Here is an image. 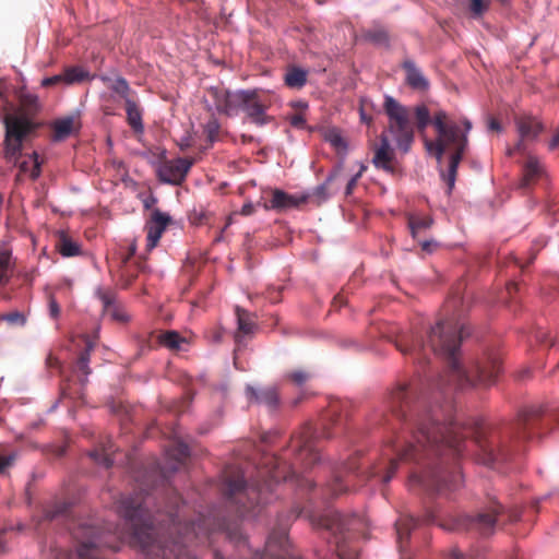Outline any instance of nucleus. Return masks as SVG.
Wrapping results in <instances>:
<instances>
[{
    "label": "nucleus",
    "mask_w": 559,
    "mask_h": 559,
    "mask_svg": "<svg viewBox=\"0 0 559 559\" xmlns=\"http://www.w3.org/2000/svg\"><path fill=\"white\" fill-rule=\"evenodd\" d=\"M386 406L400 426L390 453L370 466L367 477H379L389 483L399 463H414L408 479L411 489L426 491L454 490L462 481L459 461L465 448V438L473 435L477 460L492 465L510 459L522 442L538 435L543 419L551 417L559 425V409L548 413L542 405L521 408L514 421L506 425L477 423L473 429L461 426L452 415V406H432L425 397H415L407 385H397L389 394Z\"/></svg>",
    "instance_id": "f257e3e1"
},
{
    "label": "nucleus",
    "mask_w": 559,
    "mask_h": 559,
    "mask_svg": "<svg viewBox=\"0 0 559 559\" xmlns=\"http://www.w3.org/2000/svg\"><path fill=\"white\" fill-rule=\"evenodd\" d=\"M345 428L342 408L338 404L330 405L322 418V431L318 433L310 425H305L292 438L290 447L297 452L295 462L286 464L280 457L272 456L267 465L273 469L267 478L247 483L243 472L237 466H228L222 475V490L226 501L240 516H255L261 506L266 503V495L273 491V485L282 480L295 479L298 476L297 465L306 468L316 464L320 456L316 448L319 439H331L338 436Z\"/></svg>",
    "instance_id": "f03ea898"
},
{
    "label": "nucleus",
    "mask_w": 559,
    "mask_h": 559,
    "mask_svg": "<svg viewBox=\"0 0 559 559\" xmlns=\"http://www.w3.org/2000/svg\"><path fill=\"white\" fill-rule=\"evenodd\" d=\"M469 333L471 329L465 322L449 318L438 321L430 329L427 342L403 335L395 341V346L403 355H411L418 362L428 361V350L442 358L447 370L437 384L440 390L490 385L501 370V360L496 355H488L467 369L460 360V345Z\"/></svg>",
    "instance_id": "7ed1b4c3"
},
{
    "label": "nucleus",
    "mask_w": 559,
    "mask_h": 559,
    "mask_svg": "<svg viewBox=\"0 0 559 559\" xmlns=\"http://www.w3.org/2000/svg\"><path fill=\"white\" fill-rule=\"evenodd\" d=\"M462 123L465 129L464 132L457 123L449 120L448 114L444 110H438L433 115V127L437 131V138L435 141L425 140L427 151L433 153L438 162L442 160L447 148L453 151L447 171H440L442 180L448 186V194H451L454 188L457 167L468 144L467 133L472 129V122L468 119H464Z\"/></svg>",
    "instance_id": "20e7f679"
},
{
    "label": "nucleus",
    "mask_w": 559,
    "mask_h": 559,
    "mask_svg": "<svg viewBox=\"0 0 559 559\" xmlns=\"http://www.w3.org/2000/svg\"><path fill=\"white\" fill-rule=\"evenodd\" d=\"M5 134L3 140V157L9 164L19 167L17 179L28 175L36 179L40 175V162L35 151L25 153L24 148L31 135L36 131L37 124L22 112L5 114L3 116Z\"/></svg>",
    "instance_id": "39448f33"
},
{
    "label": "nucleus",
    "mask_w": 559,
    "mask_h": 559,
    "mask_svg": "<svg viewBox=\"0 0 559 559\" xmlns=\"http://www.w3.org/2000/svg\"><path fill=\"white\" fill-rule=\"evenodd\" d=\"M207 95L218 114L233 117L242 110L250 122L259 127H263L273 120L266 114L270 103L258 90L231 92L223 86H212L207 90Z\"/></svg>",
    "instance_id": "423d86ee"
},
{
    "label": "nucleus",
    "mask_w": 559,
    "mask_h": 559,
    "mask_svg": "<svg viewBox=\"0 0 559 559\" xmlns=\"http://www.w3.org/2000/svg\"><path fill=\"white\" fill-rule=\"evenodd\" d=\"M312 524L330 533L329 543L333 546L335 555L323 559H356L357 550L349 544L358 536L364 535L367 521L357 514L346 515L338 511H329L323 515L312 518Z\"/></svg>",
    "instance_id": "0eeeda50"
},
{
    "label": "nucleus",
    "mask_w": 559,
    "mask_h": 559,
    "mask_svg": "<svg viewBox=\"0 0 559 559\" xmlns=\"http://www.w3.org/2000/svg\"><path fill=\"white\" fill-rule=\"evenodd\" d=\"M520 516L521 511L518 508L506 511L498 501L490 499L488 506L475 516L463 515L457 518L453 525L442 526L447 530L476 531L483 536H489L493 534L498 524L516 522Z\"/></svg>",
    "instance_id": "6e6552de"
},
{
    "label": "nucleus",
    "mask_w": 559,
    "mask_h": 559,
    "mask_svg": "<svg viewBox=\"0 0 559 559\" xmlns=\"http://www.w3.org/2000/svg\"><path fill=\"white\" fill-rule=\"evenodd\" d=\"M383 108L388 116L384 132L391 134L401 152L407 153L415 140V129L411 121L412 111L392 96H385Z\"/></svg>",
    "instance_id": "1a4fd4ad"
},
{
    "label": "nucleus",
    "mask_w": 559,
    "mask_h": 559,
    "mask_svg": "<svg viewBox=\"0 0 559 559\" xmlns=\"http://www.w3.org/2000/svg\"><path fill=\"white\" fill-rule=\"evenodd\" d=\"M358 460L359 457L355 455L341 468H337L334 472L333 480L328 486L333 497L347 492L350 487L355 486L353 483L354 479L362 477L357 474V468L359 466Z\"/></svg>",
    "instance_id": "9d476101"
},
{
    "label": "nucleus",
    "mask_w": 559,
    "mask_h": 559,
    "mask_svg": "<svg viewBox=\"0 0 559 559\" xmlns=\"http://www.w3.org/2000/svg\"><path fill=\"white\" fill-rule=\"evenodd\" d=\"M264 193L265 195H269L267 199L266 197L261 198V200H264L263 207L265 210H275L282 212L298 207L300 204H304L308 201V195L296 197L288 194L281 189H271Z\"/></svg>",
    "instance_id": "9b49d317"
},
{
    "label": "nucleus",
    "mask_w": 559,
    "mask_h": 559,
    "mask_svg": "<svg viewBox=\"0 0 559 559\" xmlns=\"http://www.w3.org/2000/svg\"><path fill=\"white\" fill-rule=\"evenodd\" d=\"M380 142L373 144L372 164L377 169L389 174L395 173V152L391 146L390 139L385 132L380 135Z\"/></svg>",
    "instance_id": "f8f14e48"
},
{
    "label": "nucleus",
    "mask_w": 559,
    "mask_h": 559,
    "mask_svg": "<svg viewBox=\"0 0 559 559\" xmlns=\"http://www.w3.org/2000/svg\"><path fill=\"white\" fill-rule=\"evenodd\" d=\"M192 164V159L181 157L167 160L159 167V178L163 182L180 185L185 180Z\"/></svg>",
    "instance_id": "ddd939ff"
},
{
    "label": "nucleus",
    "mask_w": 559,
    "mask_h": 559,
    "mask_svg": "<svg viewBox=\"0 0 559 559\" xmlns=\"http://www.w3.org/2000/svg\"><path fill=\"white\" fill-rule=\"evenodd\" d=\"M167 464L160 467L162 475L166 478L168 473L177 472L190 455L189 447L178 438H174L166 449Z\"/></svg>",
    "instance_id": "4468645a"
},
{
    "label": "nucleus",
    "mask_w": 559,
    "mask_h": 559,
    "mask_svg": "<svg viewBox=\"0 0 559 559\" xmlns=\"http://www.w3.org/2000/svg\"><path fill=\"white\" fill-rule=\"evenodd\" d=\"M516 130L520 135V141L515 146L509 151V155L513 152L524 151V141H533L543 131V124L534 117L523 116L515 120Z\"/></svg>",
    "instance_id": "2eb2a0df"
},
{
    "label": "nucleus",
    "mask_w": 559,
    "mask_h": 559,
    "mask_svg": "<svg viewBox=\"0 0 559 559\" xmlns=\"http://www.w3.org/2000/svg\"><path fill=\"white\" fill-rule=\"evenodd\" d=\"M170 222L171 217L168 214L160 212L158 209L152 212L151 218L145 225V229L147 231L146 246L148 250L156 247Z\"/></svg>",
    "instance_id": "dca6fc26"
},
{
    "label": "nucleus",
    "mask_w": 559,
    "mask_h": 559,
    "mask_svg": "<svg viewBox=\"0 0 559 559\" xmlns=\"http://www.w3.org/2000/svg\"><path fill=\"white\" fill-rule=\"evenodd\" d=\"M235 312L237 316L238 326L234 337L237 346L239 347L246 336H251L254 333L257 324L253 316L249 311L237 306Z\"/></svg>",
    "instance_id": "f3484780"
},
{
    "label": "nucleus",
    "mask_w": 559,
    "mask_h": 559,
    "mask_svg": "<svg viewBox=\"0 0 559 559\" xmlns=\"http://www.w3.org/2000/svg\"><path fill=\"white\" fill-rule=\"evenodd\" d=\"M246 391L250 402L263 404L271 409L275 408L280 403L278 391L275 386L258 390L248 385Z\"/></svg>",
    "instance_id": "a211bd4d"
},
{
    "label": "nucleus",
    "mask_w": 559,
    "mask_h": 559,
    "mask_svg": "<svg viewBox=\"0 0 559 559\" xmlns=\"http://www.w3.org/2000/svg\"><path fill=\"white\" fill-rule=\"evenodd\" d=\"M402 68L406 73L405 81L408 86L417 91L428 90L429 81L413 60L405 59L402 63Z\"/></svg>",
    "instance_id": "6ab92c4d"
},
{
    "label": "nucleus",
    "mask_w": 559,
    "mask_h": 559,
    "mask_svg": "<svg viewBox=\"0 0 559 559\" xmlns=\"http://www.w3.org/2000/svg\"><path fill=\"white\" fill-rule=\"evenodd\" d=\"M51 128L52 140L59 142L68 139L73 132H76L80 129V121L74 116H67L55 120Z\"/></svg>",
    "instance_id": "aec40b11"
},
{
    "label": "nucleus",
    "mask_w": 559,
    "mask_h": 559,
    "mask_svg": "<svg viewBox=\"0 0 559 559\" xmlns=\"http://www.w3.org/2000/svg\"><path fill=\"white\" fill-rule=\"evenodd\" d=\"M522 171V188H530L545 175V168L543 164L535 156H528L526 158Z\"/></svg>",
    "instance_id": "412c9836"
},
{
    "label": "nucleus",
    "mask_w": 559,
    "mask_h": 559,
    "mask_svg": "<svg viewBox=\"0 0 559 559\" xmlns=\"http://www.w3.org/2000/svg\"><path fill=\"white\" fill-rule=\"evenodd\" d=\"M99 79L107 88L117 94L121 99L124 100V103H127V99H133L136 97V93L130 87L128 81L120 75L115 78L102 75Z\"/></svg>",
    "instance_id": "4be33fe9"
},
{
    "label": "nucleus",
    "mask_w": 559,
    "mask_h": 559,
    "mask_svg": "<svg viewBox=\"0 0 559 559\" xmlns=\"http://www.w3.org/2000/svg\"><path fill=\"white\" fill-rule=\"evenodd\" d=\"M124 109L127 112V122L131 129L135 132H142L144 126L142 121V109L139 105L138 96L133 99H127V103H124Z\"/></svg>",
    "instance_id": "5701e85b"
},
{
    "label": "nucleus",
    "mask_w": 559,
    "mask_h": 559,
    "mask_svg": "<svg viewBox=\"0 0 559 559\" xmlns=\"http://www.w3.org/2000/svg\"><path fill=\"white\" fill-rule=\"evenodd\" d=\"M84 349L81 352L74 367L76 372L82 373V376L79 377V381L82 385L86 384L87 376L91 373V369L88 367L90 354L94 348V344L87 337H84Z\"/></svg>",
    "instance_id": "b1692460"
},
{
    "label": "nucleus",
    "mask_w": 559,
    "mask_h": 559,
    "mask_svg": "<svg viewBox=\"0 0 559 559\" xmlns=\"http://www.w3.org/2000/svg\"><path fill=\"white\" fill-rule=\"evenodd\" d=\"M407 221L414 239H419L421 234L428 230L433 224V219L429 215L409 214Z\"/></svg>",
    "instance_id": "393cba45"
},
{
    "label": "nucleus",
    "mask_w": 559,
    "mask_h": 559,
    "mask_svg": "<svg viewBox=\"0 0 559 559\" xmlns=\"http://www.w3.org/2000/svg\"><path fill=\"white\" fill-rule=\"evenodd\" d=\"M141 266L135 261H129V258H123L120 269V282L123 287H129L138 277L141 272Z\"/></svg>",
    "instance_id": "a878e982"
},
{
    "label": "nucleus",
    "mask_w": 559,
    "mask_h": 559,
    "mask_svg": "<svg viewBox=\"0 0 559 559\" xmlns=\"http://www.w3.org/2000/svg\"><path fill=\"white\" fill-rule=\"evenodd\" d=\"M56 248L59 253L66 258L81 254V246L64 233L59 235Z\"/></svg>",
    "instance_id": "bb28decb"
},
{
    "label": "nucleus",
    "mask_w": 559,
    "mask_h": 559,
    "mask_svg": "<svg viewBox=\"0 0 559 559\" xmlns=\"http://www.w3.org/2000/svg\"><path fill=\"white\" fill-rule=\"evenodd\" d=\"M413 114L415 117V127L420 134H425L427 127L432 123L433 124V116L425 104L417 105L413 109Z\"/></svg>",
    "instance_id": "cd10ccee"
},
{
    "label": "nucleus",
    "mask_w": 559,
    "mask_h": 559,
    "mask_svg": "<svg viewBox=\"0 0 559 559\" xmlns=\"http://www.w3.org/2000/svg\"><path fill=\"white\" fill-rule=\"evenodd\" d=\"M307 74L301 68L290 67L285 73L284 82L290 88H301L307 82Z\"/></svg>",
    "instance_id": "c85d7f7f"
},
{
    "label": "nucleus",
    "mask_w": 559,
    "mask_h": 559,
    "mask_svg": "<svg viewBox=\"0 0 559 559\" xmlns=\"http://www.w3.org/2000/svg\"><path fill=\"white\" fill-rule=\"evenodd\" d=\"M115 450L112 449V444L108 441L106 444H103L99 449H95L90 453V456L97 463L106 468H109L114 464L112 453Z\"/></svg>",
    "instance_id": "c756f323"
},
{
    "label": "nucleus",
    "mask_w": 559,
    "mask_h": 559,
    "mask_svg": "<svg viewBox=\"0 0 559 559\" xmlns=\"http://www.w3.org/2000/svg\"><path fill=\"white\" fill-rule=\"evenodd\" d=\"M417 525V520L413 516H401L396 523V534L400 545L402 546L403 542L407 539L411 535L413 528Z\"/></svg>",
    "instance_id": "7c9ffc66"
},
{
    "label": "nucleus",
    "mask_w": 559,
    "mask_h": 559,
    "mask_svg": "<svg viewBox=\"0 0 559 559\" xmlns=\"http://www.w3.org/2000/svg\"><path fill=\"white\" fill-rule=\"evenodd\" d=\"M63 75L64 84L70 85L84 81L88 76V73L80 67H70L64 70Z\"/></svg>",
    "instance_id": "2f4dec72"
},
{
    "label": "nucleus",
    "mask_w": 559,
    "mask_h": 559,
    "mask_svg": "<svg viewBox=\"0 0 559 559\" xmlns=\"http://www.w3.org/2000/svg\"><path fill=\"white\" fill-rule=\"evenodd\" d=\"M159 342L169 349H179L183 338L176 331H167L159 336Z\"/></svg>",
    "instance_id": "473e14b6"
},
{
    "label": "nucleus",
    "mask_w": 559,
    "mask_h": 559,
    "mask_svg": "<svg viewBox=\"0 0 559 559\" xmlns=\"http://www.w3.org/2000/svg\"><path fill=\"white\" fill-rule=\"evenodd\" d=\"M366 38L376 45L388 46L389 34L383 28H376L366 33Z\"/></svg>",
    "instance_id": "72a5a7b5"
},
{
    "label": "nucleus",
    "mask_w": 559,
    "mask_h": 559,
    "mask_svg": "<svg viewBox=\"0 0 559 559\" xmlns=\"http://www.w3.org/2000/svg\"><path fill=\"white\" fill-rule=\"evenodd\" d=\"M0 320L5 321L11 326H23L26 323L25 314L20 311L1 314Z\"/></svg>",
    "instance_id": "f704fd0d"
},
{
    "label": "nucleus",
    "mask_w": 559,
    "mask_h": 559,
    "mask_svg": "<svg viewBox=\"0 0 559 559\" xmlns=\"http://www.w3.org/2000/svg\"><path fill=\"white\" fill-rule=\"evenodd\" d=\"M325 140L335 148L344 150L346 148V142L343 139L342 134L336 129H330L325 133Z\"/></svg>",
    "instance_id": "c9c22d12"
},
{
    "label": "nucleus",
    "mask_w": 559,
    "mask_h": 559,
    "mask_svg": "<svg viewBox=\"0 0 559 559\" xmlns=\"http://www.w3.org/2000/svg\"><path fill=\"white\" fill-rule=\"evenodd\" d=\"M287 379L290 380L293 383L297 385H302L306 383L310 378L311 373L306 370H294L286 374Z\"/></svg>",
    "instance_id": "e433bc0d"
},
{
    "label": "nucleus",
    "mask_w": 559,
    "mask_h": 559,
    "mask_svg": "<svg viewBox=\"0 0 559 559\" xmlns=\"http://www.w3.org/2000/svg\"><path fill=\"white\" fill-rule=\"evenodd\" d=\"M106 314L110 316L111 319L119 321V322H127L129 317L124 312V310L119 307L117 304L108 308L106 311Z\"/></svg>",
    "instance_id": "4c0bfd02"
},
{
    "label": "nucleus",
    "mask_w": 559,
    "mask_h": 559,
    "mask_svg": "<svg viewBox=\"0 0 559 559\" xmlns=\"http://www.w3.org/2000/svg\"><path fill=\"white\" fill-rule=\"evenodd\" d=\"M97 295L103 304L104 311L116 304V295L111 290H98Z\"/></svg>",
    "instance_id": "58836bf2"
},
{
    "label": "nucleus",
    "mask_w": 559,
    "mask_h": 559,
    "mask_svg": "<svg viewBox=\"0 0 559 559\" xmlns=\"http://www.w3.org/2000/svg\"><path fill=\"white\" fill-rule=\"evenodd\" d=\"M471 1V11L475 15H481L485 11H487L489 2L485 0H469Z\"/></svg>",
    "instance_id": "ea45409f"
},
{
    "label": "nucleus",
    "mask_w": 559,
    "mask_h": 559,
    "mask_svg": "<svg viewBox=\"0 0 559 559\" xmlns=\"http://www.w3.org/2000/svg\"><path fill=\"white\" fill-rule=\"evenodd\" d=\"M536 342L539 344H548V346H554L555 340L549 336V333L543 329H538L534 335Z\"/></svg>",
    "instance_id": "a19ab883"
},
{
    "label": "nucleus",
    "mask_w": 559,
    "mask_h": 559,
    "mask_svg": "<svg viewBox=\"0 0 559 559\" xmlns=\"http://www.w3.org/2000/svg\"><path fill=\"white\" fill-rule=\"evenodd\" d=\"M423 251L432 253L438 248V242L433 239H417Z\"/></svg>",
    "instance_id": "79ce46f5"
},
{
    "label": "nucleus",
    "mask_w": 559,
    "mask_h": 559,
    "mask_svg": "<svg viewBox=\"0 0 559 559\" xmlns=\"http://www.w3.org/2000/svg\"><path fill=\"white\" fill-rule=\"evenodd\" d=\"M61 83H64V75H63V73L57 74V75H52V76H49V78H45L41 81V86L50 87V86H55V85H58V84H61Z\"/></svg>",
    "instance_id": "37998d69"
},
{
    "label": "nucleus",
    "mask_w": 559,
    "mask_h": 559,
    "mask_svg": "<svg viewBox=\"0 0 559 559\" xmlns=\"http://www.w3.org/2000/svg\"><path fill=\"white\" fill-rule=\"evenodd\" d=\"M190 219L193 224L202 225L209 222V213L201 211H194L193 214L190 215Z\"/></svg>",
    "instance_id": "c03bdc74"
},
{
    "label": "nucleus",
    "mask_w": 559,
    "mask_h": 559,
    "mask_svg": "<svg viewBox=\"0 0 559 559\" xmlns=\"http://www.w3.org/2000/svg\"><path fill=\"white\" fill-rule=\"evenodd\" d=\"M67 512V506L63 503L61 506H57L53 510H47L45 512V519L46 520H53L60 514H63Z\"/></svg>",
    "instance_id": "a18cd8bd"
},
{
    "label": "nucleus",
    "mask_w": 559,
    "mask_h": 559,
    "mask_svg": "<svg viewBox=\"0 0 559 559\" xmlns=\"http://www.w3.org/2000/svg\"><path fill=\"white\" fill-rule=\"evenodd\" d=\"M48 306H49L50 317L52 319H57L60 314V307H59L56 298L52 295L49 296Z\"/></svg>",
    "instance_id": "49530a36"
},
{
    "label": "nucleus",
    "mask_w": 559,
    "mask_h": 559,
    "mask_svg": "<svg viewBox=\"0 0 559 559\" xmlns=\"http://www.w3.org/2000/svg\"><path fill=\"white\" fill-rule=\"evenodd\" d=\"M11 252L4 248L0 247V267H10Z\"/></svg>",
    "instance_id": "de8ad7c7"
},
{
    "label": "nucleus",
    "mask_w": 559,
    "mask_h": 559,
    "mask_svg": "<svg viewBox=\"0 0 559 559\" xmlns=\"http://www.w3.org/2000/svg\"><path fill=\"white\" fill-rule=\"evenodd\" d=\"M290 126L297 129H304L306 126V119L301 114H295L289 119Z\"/></svg>",
    "instance_id": "09e8293b"
},
{
    "label": "nucleus",
    "mask_w": 559,
    "mask_h": 559,
    "mask_svg": "<svg viewBox=\"0 0 559 559\" xmlns=\"http://www.w3.org/2000/svg\"><path fill=\"white\" fill-rule=\"evenodd\" d=\"M360 177H361V171H358L355 176H353L349 179V181L347 182L346 188H345L346 195H350L353 193Z\"/></svg>",
    "instance_id": "8fccbe9b"
},
{
    "label": "nucleus",
    "mask_w": 559,
    "mask_h": 559,
    "mask_svg": "<svg viewBox=\"0 0 559 559\" xmlns=\"http://www.w3.org/2000/svg\"><path fill=\"white\" fill-rule=\"evenodd\" d=\"M15 460L14 454H10L7 456H0V473L4 471L5 467L10 466Z\"/></svg>",
    "instance_id": "3c124183"
},
{
    "label": "nucleus",
    "mask_w": 559,
    "mask_h": 559,
    "mask_svg": "<svg viewBox=\"0 0 559 559\" xmlns=\"http://www.w3.org/2000/svg\"><path fill=\"white\" fill-rule=\"evenodd\" d=\"M254 210H255V206L252 203L248 202L242 205V207L240 210V214L243 216H249L254 213Z\"/></svg>",
    "instance_id": "603ef678"
},
{
    "label": "nucleus",
    "mask_w": 559,
    "mask_h": 559,
    "mask_svg": "<svg viewBox=\"0 0 559 559\" xmlns=\"http://www.w3.org/2000/svg\"><path fill=\"white\" fill-rule=\"evenodd\" d=\"M46 364L49 368H59L60 367L59 359L51 354L48 355V357L46 359Z\"/></svg>",
    "instance_id": "864d4df0"
},
{
    "label": "nucleus",
    "mask_w": 559,
    "mask_h": 559,
    "mask_svg": "<svg viewBox=\"0 0 559 559\" xmlns=\"http://www.w3.org/2000/svg\"><path fill=\"white\" fill-rule=\"evenodd\" d=\"M314 194L321 199H326V187L324 185L317 187Z\"/></svg>",
    "instance_id": "5fc2aeb1"
},
{
    "label": "nucleus",
    "mask_w": 559,
    "mask_h": 559,
    "mask_svg": "<svg viewBox=\"0 0 559 559\" xmlns=\"http://www.w3.org/2000/svg\"><path fill=\"white\" fill-rule=\"evenodd\" d=\"M488 128H489V130H491V131H500L501 126H500V122H499L498 120H496V119L491 118V119L489 120Z\"/></svg>",
    "instance_id": "6e6d98bb"
},
{
    "label": "nucleus",
    "mask_w": 559,
    "mask_h": 559,
    "mask_svg": "<svg viewBox=\"0 0 559 559\" xmlns=\"http://www.w3.org/2000/svg\"><path fill=\"white\" fill-rule=\"evenodd\" d=\"M9 269L7 267H0V285H3L7 283L9 275H8Z\"/></svg>",
    "instance_id": "4d7b16f0"
},
{
    "label": "nucleus",
    "mask_w": 559,
    "mask_h": 559,
    "mask_svg": "<svg viewBox=\"0 0 559 559\" xmlns=\"http://www.w3.org/2000/svg\"><path fill=\"white\" fill-rule=\"evenodd\" d=\"M558 145H559V129L555 132V134L549 143V147H550V150H554Z\"/></svg>",
    "instance_id": "13d9d810"
},
{
    "label": "nucleus",
    "mask_w": 559,
    "mask_h": 559,
    "mask_svg": "<svg viewBox=\"0 0 559 559\" xmlns=\"http://www.w3.org/2000/svg\"><path fill=\"white\" fill-rule=\"evenodd\" d=\"M450 559H467V558L457 549H453L450 554Z\"/></svg>",
    "instance_id": "bf43d9fd"
},
{
    "label": "nucleus",
    "mask_w": 559,
    "mask_h": 559,
    "mask_svg": "<svg viewBox=\"0 0 559 559\" xmlns=\"http://www.w3.org/2000/svg\"><path fill=\"white\" fill-rule=\"evenodd\" d=\"M507 289H508V293L510 295H512L514 292L518 290V284L516 283H510L508 286H507Z\"/></svg>",
    "instance_id": "052dcab7"
},
{
    "label": "nucleus",
    "mask_w": 559,
    "mask_h": 559,
    "mask_svg": "<svg viewBox=\"0 0 559 559\" xmlns=\"http://www.w3.org/2000/svg\"><path fill=\"white\" fill-rule=\"evenodd\" d=\"M295 107H296V108H298V109L304 110V109H306V108L308 107V105H307L306 103H304V102H298V103L295 105Z\"/></svg>",
    "instance_id": "680f3d73"
},
{
    "label": "nucleus",
    "mask_w": 559,
    "mask_h": 559,
    "mask_svg": "<svg viewBox=\"0 0 559 559\" xmlns=\"http://www.w3.org/2000/svg\"><path fill=\"white\" fill-rule=\"evenodd\" d=\"M134 253H135V248L132 246V247H130L129 254L126 258H129V261H131V258L134 255Z\"/></svg>",
    "instance_id": "e2e57ef3"
},
{
    "label": "nucleus",
    "mask_w": 559,
    "mask_h": 559,
    "mask_svg": "<svg viewBox=\"0 0 559 559\" xmlns=\"http://www.w3.org/2000/svg\"><path fill=\"white\" fill-rule=\"evenodd\" d=\"M336 302L344 304L345 301L343 300V297L341 295H337L336 297H334V304Z\"/></svg>",
    "instance_id": "0e129e2a"
},
{
    "label": "nucleus",
    "mask_w": 559,
    "mask_h": 559,
    "mask_svg": "<svg viewBox=\"0 0 559 559\" xmlns=\"http://www.w3.org/2000/svg\"><path fill=\"white\" fill-rule=\"evenodd\" d=\"M304 481L309 488H312L314 486V484L311 480L305 479Z\"/></svg>",
    "instance_id": "69168bd1"
},
{
    "label": "nucleus",
    "mask_w": 559,
    "mask_h": 559,
    "mask_svg": "<svg viewBox=\"0 0 559 559\" xmlns=\"http://www.w3.org/2000/svg\"><path fill=\"white\" fill-rule=\"evenodd\" d=\"M535 260V254H533L528 261V263H532Z\"/></svg>",
    "instance_id": "338daca9"
},
{
    "label": "nucleus",
    "mask_w": 559,
    "mask_h": 559,
    "mask_svg": "<svg viewBox=\"0 0 559 559\" xmlns=\"http://www.w3.org/2000/svg\"><path fill=\"white\" fill-rule=\"evenodd\" d=\"M427 521H428V522H433V521H435V519H433V516H429V518L427 519Z\"/></svg>",
    "instance_id": "774afa93"
}]
</instances>
